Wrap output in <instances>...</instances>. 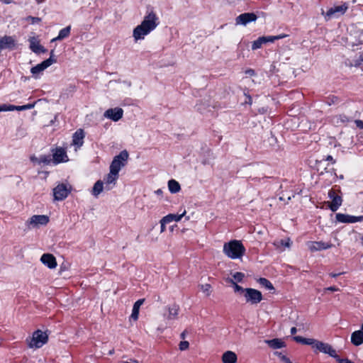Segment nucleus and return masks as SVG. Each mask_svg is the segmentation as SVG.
<instances>
[{
	"instance_id": "7c9ffc66",
	"label": "nucleus",
	"mask_w": 363,
	"mask_h": 363,
	"mask_svg": "<svg viewBox=\"0 0 363 363\" xmlns=\"http://www.w3.org/2000/svg\"><path fill=\"white\" fill-rule=\"evenodd\" d=\"M168 189L172 194H176L181 189L180 184L174 179H170L168 182Z\"/></svg>"
},
{
	"instance_id": "f3484780",
	"label": "nucleus",
	"mask_w": 363,
	"mask_h": 363,
	"mask_svg": "<svg viewBox=\"0 0 363 363\" xmlns=\"http://www.w3.org/2000/svg\"><path fill=\"white\" fill-rule=\"evenodd\" d=\"M328 196L332 199V202L330 205V209L335 212L342 204V198L340 196L335 195V191L330 190L328 193Z\"/></svg>"
},
{
	"instance_id": "052dcab7",
	"label": "nucleus",
	"mask_w": 363,
	"mask_h": 363,
	"mask_svg": "<svg viewBox=\"0 0 363 363\" xmlns=\"http://www.w3.org/2000/svg\"><path fill=\"white\" fill-rule=\"evenodd\" d=\"M186 331H184V332H182V333H181V335H180V336H181V337H182V339H184V338H185V337H186Z\"/></svg>"
},
{
	"instance_id": "5701e85b",
	"label": "nucleus",
	"mask_w": 363,
	"mask_h": 363,
	"mask_svg": "<svg viewBox=\"0 0 363 363\" xmlns=\"http://www.w3.org/2000/svg\"><path fill=\"white\" fill-rule=\"evenodd\" d=\"M351 342L355 346H359L363 343V330H356L351 335Z\"/></svg>"
},
{
	"instance_id": "4d7b16f0",
	"label": "nucleus",
	"mask_w": 363,
	"mask_h": 363,
	"mask_svg": "<svg viewBox=\"0 0 363 363\" xmlns=\"http://www.w3.org/2000/svg\"><path fill=\"white\" fill-rule=\"evenodd\" d=\"M155 193L157 195L160 196V195H162V189H159L156 190V191H155Z\"/></svg>"
},
{
	"instance_id": "72a5a7b5",
	"label": "nucleus",
	"mask_w": 363,
	"mask_h": 363,
	"mask_svg": "<svg viewBox=\"0 0 363 363\" xmlns=\"http://www.w3.org/2000/svg\"><path fill=\"white\" fill-rule=\"evenodd\" d=\"M258 282L260 285L265 287L268 290H274V288L272 285V284L267 279L265 278H259L258 280Z\"/></svg>"
},
{
	"instance_id": "9d476101",
	"label": "nucleus",
	"mask_w": 363,
	"mask_h": 363,
	"mask_svg": "<svg viewBox=\"0 0 363 363\" xmlns=\"http://www.w3.org/2000/svg\"><path fill=\"white\" fill-rule=\"evenodd\" d=\"M55 58H48L41 63L37 65L35 67H33L30 69V72L33 74V76L36 78L37 75L44 71L46 68L52 65L53 63L56 62Z\"/></svg>"
},
{
	"instance_id": "f704fd0d",
	"label": "nucleus",
	"mask_w": 363,
	"mask_h": 363,
	"mask_svg": "<svg viewBox=\"0 0 363 363\" xmlns=\"http://www.w3.org/2000/svg\"><path fill=\"white\" fill-rule=\"evenodd\" d=\"M199 286L200 289L206 294L207 296H210L211 293V286L209 284H201Z\"/></svg>"
},
{
	"instance_id": "37998d69",
	"label": "nucleus",
	"mask_w": 363,
	"mask_h": 363,
	"mask_svg": "<svg viewBox=\"0 0 363 363\" xmlns=\"http://www.w3.org/2000/svg\"><path fill=\"white\" fill-rule=\"evenodd\" d=\"M189 346V343L188 341H182V342H180V343L179 345V350L182 351H184V350L188 349Z\"/></svg>"
},
{
	"instance_id": "680f3d73",
	"label": "nucleus",
	"mask_w": 363,
	"mask_h": 363,
	"mask_svg": "<svg viewBox=\"0 0 363 363\" xmlns=\"http://www.w3.org/2000/svg\"><path fill=\"white\" fill-rule=\"evenodd\" d=\"M33 19V22H38L40 21V19L39 18H32Z\"/></svg>"
},
{
	"instance_id": "423d86ee",
	"label": "nucleus",
	"mask_w": 363,
	"mask_h": 363,
	"mask_svg": "<svg viewBox=\"0 0 363 363\" xmlns=\"http://www.w3.org/2000/svg\"><path fill=\"white\" fill-rule=\"evenodd\" d=\"M72 186L67 184H59L53 189L54 200L62 201L65 199L71 192Z\"/></svg>"
},
{
	"instance_id": "6e6552de",
	"label": "nucleus",
	"mask_w": 363,
	"mask_h": 363,
	"mask_svg": "<svg viewBox=\"0 0 363 363\" xmlns=\"http://www.w3.org/2000/svg\"><path fill=\"white\" fill-rule=\"evenodd\" d=\"M245 291V293L243 296L246 302L250 303L251 304H257L262 301V295L259 291L252 288H246Z\"/></svg>"
},
{
	"instance_id": "ddd939ff",
	"label": "nucleus",
	"mask_w": 363,
	"mask_h": 363,
	"mask_svg": "<svg viewBox=\"0 0 363 363\" xmlns=\"http://www.w3.org/2000/svg\"><path fill=\"white\" fill-rule=\"evenodd\" d=\"M314 348L323 353L329 354L332 357H336L337 353L335 350H334L332 346L328 343L318 340L314 345Z\"/></svg>"
},
{
	"instance_id": "2eb2a0df",
	"label": "nucleus",
	"mask_w": 363,
	"mask_h": 363,
	"mask_svg": "<svg viewBox=\"0 0 363 363\" xmlns=\"http://www.w3.org/2000/svg\"><path fill=\"white\" fill-rule=\"evenodd\" d=\"M16 40L12 36L5 35L0 38V53L3 50H11L15 47Z\"/></svg>"
},
{
	"instance_id": "49530a36",
	"label": "nucleus",
	"mask_w": 363,
	"mask_h": 363,
	"mask_svg": "<svg viewBox=\"0 0 363 363\" xmlns=\"http://www.w3.org/2000/svg\"><path fill=\"white\" fill-rule=\"evenodd\" d=\"M279 243L281 245H283V246H285L286 247H289L291 246V240L289 238H287L286 240H281Z\"/></svg>"
},
{
	"instance_id": "0eeeda50",
	"label": "nucleus",
	"mask_w": 363,
	"mask_h": 363,
	"mask_svg": "<svg viewBox=\"0 0 363 363\" xmlns=\"http://www.w3.org/2000/svg\"><path fill=\"white\" fill-rule=\"evenodd\" d=\"M347 6L346 4H343L342 5L334 6L330 8L326 13L322 11V13L325 15V18L326 20H330L333 18H337L340 16L344 14L347 9Z\"/></svg>"
},
{
	"instance_id": "69168bd1",
	"label": "nucleus",
	"mask_w": 363,
	"mask_h": 363,
	"mask_svg": "<svg viewBox=\"0 0 363 363\" xmlns=\"http://www.w3.org/2000/svg\"><path fill=\"white\" fill-rule=\"evenodd\" d=\"M109 354H113V350H111V351L109 352Z\"/></svg>"
},
{
	"instance_id": "13d9d810",
	"label": "nucleus",
	"mask_w": 363,
	"mask_h": 363,
	"mask_svg": "<svg viewBox=\"0 0 363 363\" xmlns=\"http://www.w3.org/2000/svg\"><path fill=\"white\" fill-rule=\"evenodd\" d=\"M296 332H297L296 328L293 327V328H291V333L292 335L295 334Z\"/></svg>"
},
{
	"instance_id": "393cba45",
	"label": "nucleus",
	"mask_w": 363,
	"mask_h": 363,
	"mask_svg": "<svg viewBox=\"0 0 363 363\" xmlns=\"http://www.w3.org/2000/svg\"><path fill=\"white\" fill-rule=\"evenodd\" d=\"M145 299H139L133 305L132 313L130 315V318L137 320L139 315V310L141 305L144 303Z\"/></svg>"
},
{
	"instance_id": "f03ea898",
	"label": "nucleus",
	"mask_w": 363,
	"mask_h": 363,
	"mask_svg": "<svg viewBox=\"0 0 363 363\" xmlns=\"http://www.w3.org/2000/svg\"><path fill=\"white\" fill-rule=\"evenodd\" d=\"M223 252L228 257L235 259L243 256L245 248L241 241L233 240L224 244Z\"/></svg>"
},
{
	"instance_id": "338daca9",
	"label": "nucleus",
	"mask_w": 363,
	"mask_h": 363,
	"mask_svg": "<svg viewBox=\"0 0 363 363\" xmlns=\"http://www.w3.org/2000/svg\"><path fill=\"white\" fill-rule=\"evenodd\" d=\"M280 200L283 201L284 200V198L283 197H280L279 198Z\"/></svg>"
},
{
	"instance_id": "4468645a",
	"label": "nucleus",
	"mask_w": 363,
	"mask_h": 363,
	"mask_svg": "<svg viewBox=\"0 0 363 363\" xmlns=\"http://www.w3.org/2000/svg\"><path fill=\"white\" fill-rule=\"evenodd\" d=\"M336 220L340 223H353L356 222H361L363 220V215L359 216H350L342 213H337Z\"/></svg>"
},
{
	"instance_id": "c85d7f7f",
	"label": "nucleus",
	"mask_w": 363,
	"mask_h": 363,
	"mask_svg": "<svg viewBox=\"0 0 363 363\" xmlns=\"http://www.w3.org/2000/svg\"><path fill=\"white\" fill-rule=\"evenodd\" d=\"M346 66L348 67H359L363 65V53L359 55V57L354 60L347 59L345 61Z\"/></svg>"
},
{
	"instance_id": "6ab92c4d",
	"label": "nucleus",
	"mask_w": 363,
	"mask_h": 363,
	"mask_svg": "<svg viewBox=\"0 0 363 363\" xmlns=\"http://www.w3.org/2000/svg\"><path fill=\"white\" fill-rule=\"evenodd\" d=\"M67 160V155L66 151L62 147L56 148L53 153V162L58 164L60 162H66Z\"/></svg>"
},
{
	"instance_id": "4be33fe9",
	"label": "nucleus",
	"mask_w": 363,
	"mask_h": 363,
	"mask_svg": "<svg viewBox=\"0 0 363 363\" xmlns=\"http://www.w3.org/2000/svg\"><path fill=\"white\" fill-rule=\"evenodd\" d=\"M30 48L36 54L44 53L46 52V49H45L44 47L40 44L39 41L34 38L30 40Z\"/></svg>"
},
{
	"instance_id": "0e129e2a",
	"label": "nucleus",
	"mask_w": 363,
	"mask_h": 363,
	"mask_svg": "<svg viewBox=\"0 0 363 363\" xmlns=\"http://www.w3.org/2000/svg\"><path fill=\"white\" fill-rule=\"evenodd\" d=\"M45 1V0H36V2H37L38 4H41V3L44 2Z\"/></svg>"
},
{
	"instance_id": "5fc2aeb1",
	"label": "nucleus",
	"mask_w": 363,
	"mask_h": 363,
	"mask_svg": "<svg viewBox=\"0 0 363 363\" xmlns=\"http://www.w3.org/2000/svg\"><path fill=\"white\" fill-rule=\"evenodd\" d=\"M344 274V272H340V273H338V274L330 273V276L335 278V277H337V276H339L340 274Z\"/></svg>"
},
{
	"instance_id": "412c9836",
	"label": "nucleus",
	"mask_w": 363,
	"mask_h": 363,
	"mask_svg": "<svg viewBox=\"0 0 363 363\" xmlns=\"http://www.w3.org/2000/svg\"><path fill=\"white\" fill-rule=\"evenodd\" d=\"M84 136V132L82 129L77 130L73 135L72 144L78 147H81L83 145Z\"/></svg>"
},
{
	"instance_id": "1a4fd4ad",
	"label": "nucleus",
	"mask_w": 363,
	"mask_h": 363,
	"mask_svg": "<svg viewBox=\"0 0 363 363\" xmlns=\"http://www.w3.org/2000/svg\"><path fill=\"white\" fill-rule=\"evenodd\" d=\"M49 222V217L45 215H34L28 221L27 224L33 228L40 225H46Z\"/></svg>"
},
{
	"instance_id": "20e7f679",
	"label": "nucleus",
	"mask_w": 363,
	"mask_h": 363,
	"mask_svg": "<svg viewBox=\"0 0 363 363\" xmlns=\"http://www.w3.org/2000/svg\"><path fill=\"white\" fill-rule=\"evenodd\" d=\"M48 340V335L40 330L35 331L28 345L31 348H40Z\"/></svg>"
},
{
	"instance_id": "3c124183",
	"label": "nucleus",
	"mask_w": 363,
	"mask_h": 363,
	"mask_svg": "<svg viewBox=\"0 0 363 363\" xmlns=\"http://www.w3.org/2000/svg\"><path fill=\"white\" fill-rule=\"evenodd\" d=\"M245 73L250 76H253L255 74V70L252 69H249L245 71Z\"/></svg>"
},
{
	"instance_id": "f257e3e1",
	"label": "nucleus",
	"mask_w": 363,
	"mask_h": 363,
	"mask_svg": "<svg viewBox=\"0 0 363 363\" xmlns=\"http://www.w3.org/2000/svg\"><path fill=\"white\" fill-rule=\"evenodd\" d=\"M157 24V18L155 13L153 12L149 13L145 16L142 23L134 28L133 36L135 40L144 39L145 36L153 30Z\"/></svg>"
},
{
	"instance_id": "cd10ccee",
	"label": "nucleus",
	"mask_w": 363,
	"mask_h": 363,
	"mask_svg": "<svg viewBox=\"0 0 363 363\" xmlns=\"http://www.w3.org/2000/svg\"><path fill=\"white\" fill-rule=\"evenodd\" d=\"M70 30H71L70 26H68L62 28L60 31L59 35L56 38H55L52 40V42H54L56 40H63L64 38H67L69 35Z\"/></svg>"
},
{
	"instance_id": "c9c22d12",
	"label": "nucleus",
	"mask_w": 363,
	"mask_h": 363,
	"mask_svg": "<svg viewBox=\"0 0 363 363\" xmlns=\"http://www.w3.org/2000/svg\"><path fill=\"white\" fill-rule=\"evenodd\" d=\"M228 281L233 284L234 290L235 292H239L244 296L245 293V289H243L242 287L237 284L233 279H228Z\"/></svg>"
},
{
	"instance_id": "e433bc0d",
	"label": "nucleus",
	"mask_w": 363,
	"mask_h": 363,
	"mask_svg": "<svg viewBox=\"0 0 363 363\" xmlns=\"http://www.w3.org/2000/svg\"><path fill=\"white\" fill-rule=\"evenodd\" d=\"M51 161L52 160L50 156L42 155L39 157L38 164L43 163L45 164H49L51 162Z\"/></svg>"
},
{
	"instance_id": "dca6fc26",
	"label": "nucleus",
	"mask_w": 363,
	"mask_h": 363,
	"mask_svg": "<svg viewBox=\"0 0 363 363\" xmlns=\"http://www.w3.org/2000/svg\"><path fill=\"white\" fill-rule=\"evenodd\" d=\"M118 179V174L111 171L104 178V184H105V189L109 191L112 189L111 184L115 186L117 179Z\"/></svg>"
},
{
	"instance_id": "9b49d317",
	"label": "nucleus",
	"mask_w": 363,
	"mask_h": 363,
	"mask_svg": "<svg viewBox=\"0 0 363 363\" xmlns=\"http://www.w3.org/2000/svg\"><path fill=\"white\" fill-rule=\"evenodd\" d=\"M257 18V16L254 13H244L235 18V23L237 25L246 26L249 23L255 21Z\"/></svg>"
},
{
	"instance_id": "a878e982",
	"label": "nucleus",
	"mask_w": 363,
	"mask_h": 363,
	"mask_svg": "<svg viewBox=\"0 0 363 363\" xmlns=\"http://www.w3.org/2000/svg\"><path fill=\"white\" fill-rule=\"evenodd\" d=\"M223 363H236L237 355L232 351L225 352L222 357Z\"/></svg>"
},
{
	"instance_id": "f8f14e48",
	"label": "nucleus",
	"mask_w": 363,
	"mask_h": 363,
	"mask_svg": "<svg viewBox=\"0 0 363 363\" xmlns=\"http://www.w3.org/2000/svg\"><path fill=\"white\" fill-rule=\"evenodd\" d=\"M123 115V110L121 108H109L106 110L104 116L105 118H109L113 121H118Z\"/></svg>"
},
{
	"instance_id": "de8ad7c7",
	"label": "nucleus",
	"mask_w": 363,
	"mask_h": 363,
	"mask_svg": "<svg viewBox=\"0 0 363 363\" xmlns=\"http://www.w3.org/2000/svg\"><path fill=\"white\" fill-rule=\"evenodd\" d=\"M294 340L296 342L302 343L304 345L305 337H303L301 336H295V337H294Z\"/></svg>"
},
{
	"instance_id": "864d4df0",
	"label": "nucleus",
	"mask_w": 363,
	"mask_h": 363,
	"mask_svg": "<svg viewBox=\"0 0 363 363\" xmlns=\"http://www.w3.org/2000/svg\"><path fill=\"white\" fill-rule=\"evenodd\" d=\"M326 160L328 161H331L333 163H335V160H333V157L331 155H328L327 157H326Z\"/></svg>"
},
{
	"instance_id": "a211bd4d",
	"label": "nucleus",
	"mask_w": 363,
	"mask_h": 363,
	"mask_svg": "<svg viewBox=\"0 0 363 363\" xmlns=\"http://www.w3.org/2000/svg\"><path fill=\"white\" fill-rule=\"evenodd\" d=\"M308 248L311 251H320L327 250L332 247L333 245L322 241L319 242H309L308 243Z\"/></svg>"
},
{
	"instance_id": "2f4dec72",
	"label": "nucleus",
	"mask_w": 363,
	"mask_h": 363,
	"mask_svg": "<svg viewBox=\"0 0 363 363\" xmlns=\"http://www.w3.org/2000/svg\"><path fill=\"white\" fill-rule=\"evenodd\" d=\"M186 211H184L182 214H168L166 216L164 217V218L168 222L171 223L172 221L178 222L181 220L182 217L185 215Z\"/></svg>"
},
{
	"instance_id": "b1692460",
	"label": "nucleus",
	"mask_w": 363,
	"mask_h": 363,
	"mask_svg": "<svg viewBox=\"0 0 363 363\" xmlns=\"http://www.w3.org/2000/svg\"><path fill=\"white\" fill-rule=\"evenodd\" d=\"M264 342L272 349H279L286 346L284 342L278 338L266 340Z\"/></svg>"
},
{
	"instance_id": "603ef678",
	"label": "nucleus",
	"mask_w": 363,
	"mask_h": 363,
	"mask_svg": "<svg viewBox=\"0 0 363 363\" xmlns=\"http://www.w3.org/2000/svg\"><path fill=\"white\" fill-rule=\"evenodd\" d=\"M325 290L330 291H338V289L336 288L335 286H330V287L327 288Z\"/></svg>"
},
{
	"instance_id": "79ce46f5",
	"label": "nucleus",
	"mask_w": 363,
	"mask_h": 363,
	"mask_svg": "<svg viewBox=\"0 0 363 363\" xmlns=\"http://www.w3.org/2000/svg\"><path fill=\"white\" fill-rule=\"evenodd\" d=\"M318 340L312 338H305L304 345H311L314 348V345Z\"/></svg>"
},
{
	"instance_id": "09e8293b",
	"label": "nucleus",
	"mask_w": 363,
	"mask_h": 363,
	"mask_svg": "<svg viewBox=\"0 0 363 363\" xmlns=\"http://www.w3.org/2000/svg\"><path fill=\"white\" fill-rule=\"evenodd\" d=\"M294 340L296 342L302 343L304 345L305 337H303L301 336H295V337H294Z\"/></svg>"
},
{
	"instance_id": "bf43d9fd",
	"label": "nucleus",
	"mask_w": 363,
	"mask_h": 363,
	"mask_svg": "<svg viewBox=\"0 0 363 363\" xmlns=\"http://www.w3.org/2000/svg\"><path fill=\"white\" fill-rule=\"evenodd\" d=\"M359 38V41L361 43H363V30L360 33Z\"/></svg>"
},
{
	"instance_id": "c03bdc74",
	"label": "nucleus",
	"mask_w": 363,
	"mask_h": 363,
	"mask_svg": "<svg viewBox=\"0 0 363 363\" xmlns=\"http://www.w3.org/2000/svg\"><path fill=\"white\" fill-rule=\"evenodd\" d=\"M244 277V274L242 272H236L233 274V278L238 282H240Z\"/></svg>"
},
{
	"instance_id": "a19ab883",
	"label": "nucleus",
	"mask_w": 363,
	"mask_h": 363,
	"mask_svg": "<svg viewBox=\"0 0 363 363\" xmlns=\"http://www.w3.org/2000/svg\"><path fill=\"white\" fill-rule=\"evenodd\" d=\"M276 355L279 356L281 359V360L284 362V363H292L290 359L286 357L285 355H283L281 352H275L274 353Z\"/></svg>"
},
{
	"instance_id": "c756f323",
	"label": "nucleus",
	"mask_w": 363,
	"mask_h": 363,
	"mask_svg": "<svg viewBox=\"0 0 363 363\" xmlns=\"http://www.w3.org/2000/svg\"><path fill=\"white\" fill-rule=\"evenodd\" d=\"M350 121V118L347 117L346 115L345 114H340V115H337V116H335L333 118V123L336 124V125H340V124H346L349 121Z\"/></svg>"
},
{
	"instance_id": "a18cd8bd",
	"label": "nucleus",
	"mask_w": 363,
	"mask_h": 363,
	"mask_svg": "<svg viewBox=\"0 0 363 363\" xmlns=\"http://www.w3.org/2000/svg\"><path fill=\"white\" fill-rule=\"evenodd\" d=\"M167 223H169L164 218V217L160 220V233H163L166 230V227H165V225Z\"/></svg>"
},
{
	"instance_id": "6e6d98bb",
	"label": "nucleus",
	"mask_w": 363,
	"mask_h": 363,
	"mask_svg": "<svg viewBox=\"0 0 363 363\" xmlns=\"http://www.w3.org/2000/svg\"><path fill=\"white\" fill-rule=\"evenodd\" d=\"M30 160H31V161H33V162H37V163H38L39 157H30Z\"/></svg>"
},
{
	"instance_id": "39448f33",
	"label": "nucleus",
	"mask_w": 363,
	"mask_h": 363,
	"mask_svg": "<svg viewBox=\"0 0 363 363\" xmlns=\"http://www.w3.org/2000/svg\"><path fill=\"white\" fill-rule=\"evenodd\" d=\"M179 311V306L173 304L165 307L163 313V318L165 321L166 326L171 325L172 321L177 319Z\"/></svg>"
},
{
	"instance_id": "4c0bfd02",
	"label": "nucleus",
	"mask_w": 363,
	"mask_h": 363,
	"mask_svg": "<svg viewBox=\"0 0 363 363\" xmlns=\"http://www.w3.org/2000/svg\"><path fill=\"white\" fill-rule=\"evenodd\" d=\"M264 44L263 42L262 41V38L261 37H259L258 39H257L256 40H255L253 43H252V50H257L259 48H261L262 45Z\"/></svg>"
},
{
	"instance_id": "ea45409f",
	"label": "nucleus",
	"mask_w": 363,
	"mask_h": 363,
	"mask_svg": "<svg viewBox=\"0 0 363 363\" xmlns=\"http://www.w3.org/2000/svg\"><path fill=\"white\" fill-rule=\"evenodd\" d=\"M34 107V104H28L23 106H16V111H23L27 109H30Z\"/></svg>"
},
{
	"instance_id": "8fccbe9b",
	"label": "nucleus",
	"mask_w": 363,
	"mask_h": 363,
	"mask_svg": "<svg viewBox=\"0 0 363 363\" xmlns=\"http://www.w3.org/2000/svg\"><path fill=\"white\" fill-rule=\"evenodd\" d=\"M356 125L360 129H363V121L361 120H356L355 121Z\"/></svg>"
},
{
	"instance_id": "e2e57ef3",
	"label": "nucleus",
	"mask_w": 363,
	"mask_h": 363,
	"mask_svg": "<svg viewBox=\"0 0 363 363\" xmlns=\"http://www.w3.org/2000/svg\"><path fill=\"white\" fill-rule=\"evenodd\" d=\"M55 58L54 57V50H52L51 52H50V56L49 58Z\"/></svg>"
},
{
	"instance_id": "473e14b6",
	"label": "nucleus",
	"mask_w": 363,
	"mask_h": 363,
	"mask_svg": "<svg viewBox=\"0 0 363 363\" xmlns=\"http://www.w3.org/2000/svg\"><path fill=\"white\" fill-rule=\"evenodd\" d=\"M287 35L285 34H281L279 35H274V36H262V41L263 43H274L276 40L282 39Z\"/></svg>"
},
{
	"instance_id": "aec40b11",
	"label": "nucleus",
	"mask_w": 363,
	"mask_h": 363,
	"mask_svg": "<svg viewBox=\"0 0 363 363\" xmlns=\"http://www.w3.org/2000/svg\"><path fill=\"white\" fill-rule=\"evenodd\" d=\"M40 261L50 269H54L57 266L56 259L51 254H43L40 258Z\"/></svg>"
},
{
	"instance_id": "7ed1b4c3",
	"label": "nucleus",
	"mask_w": 363,
	"mask_h": 363,
	"mask_svg": "<svg viewBox=\"0 0 363 363\" xmlns=\"http://www.w3.org/2000/svg\"><path fill=\"white\" fill-rule=\"evenodd\" d=\"M128 156L126 150L121 151L119 155L114 157L110 165V170L118 174L121 168L125 165Z\"/></svg>"
},
{
	"instance_id": "58836bf2",
	"label": "nucleus",
	"mask_w": 363,
	"mask_h": 363,
	"mask_svg": "<svg viewBox=\"0 0 363 363\" xmlns=\"http://www.w3.org/2000/svg\"><path fill=\"white\" fill-rule=\"evenodd\" d=\"M16 106H14V105L7 106L6 104H3V105H1V111H11L16 110V108H17Z\"/></svg>"
},
{
	"instance_id": "bb28decb",
	"label": "nucleus",
	"mask_w": 363,
	"mask_h": 363,
	"mask_svg": "<svg viewBox=\"0 0 363 363\" xmlns=\"http://www.w3.org/2000/svg\"><path fill=\"white\" fill-rule=\"evenodd\" d=\"M105 189V186H104V182L101 180H98L94 185L92 188L91 193L95 197H98L99 195Z\"/></svg>"
}]
</instances>
